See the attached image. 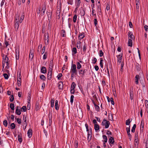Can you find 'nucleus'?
<instances>
[{
    "label": "nucleus",
    "instance_id": "2",
    "mask_svg": "<svg viewBox=\"0 0 148 148\" xmlns=\"http://www.w3.org/2000/svg\"><path fill=\"white\" fill-rule=\"evenodd\" d=\"M102 124H103L104 126H105V128H107L109 127L110 125V123L108 121L104 119L102 121Z\"/></svg>",
    "mask_w": 148,
    "mask_h": 148
},
{
    "label": "nucleus",
    "instance_id": "40",
    "mask_svg": "<svg viewBox=\"0 0 148 148\" xmlns=\"http://www.w3.org/2000/svg\"><path fill=\"white\" fill-rule=\"evenodd\" d=\"M47 52H46L43 56V60H45L47 58Z\"/></svg>",
    "mask_w": 148,
    "mask_h": 148
},
{
    "label": "nucleus",
    "instance_id": "49",
    "mask_svg": "<svg viewBox=\"0 0 148 148\" xmlns=\"http://www.w3.org/2000/svg\"><path fill=\"white\" fill-rule=\"evenodd\" d=\"M77 48L78 49H79L81 46V42H77Z\"/></svg>",
    "mask_w": 148,
    "mask_h": 148
},
{
    "label": "nucleus",
    "instance_id": "53",
    "mask_svg": "<svg viewBox=\"0 0 148 148\" xmlns=\"http://www.w3.org/2000/svg\"><path fill=\"white\" fill-rule=\"evenodd\" d=\"M132 120L131 121H130V119H128L126 121V125H130V123L131 122Z\"/></svg>",
    "mask_w": 148,
    "mask_h": 148
},
{
    "label": "nucleus",
    "instance_id": "59",
    "mask_svg": "<svg viewBox=\"0 0 148 148\" xmlns=\"http://www.w3.org/2000/svg\"><path fill=\"white\" fill-rule=\"evenodd\" d=\"M92 132L91 130H90L88 132V137H90V138H91L92 137Z\"/></svg>",
    "mask_w": 148,
    "mask_h": 148
},
{
    "label": "nucleus",
    "instance_id": "7",
    "mask_svg": "<svg viewBox=\"0 0 148 148\" xmlns=\"http://www.w3.org/2000/svg\"><path fill=\"white\" fill-rule=\"evenodd\" d=\"M97 10L99 14H100L99 13L101 14V4L100 3V1H98V3H97Z\"/></svg>",
    "mask_w": 148,
    "mask_h": 148
},
{
    "label": "nucleus",
    "instance_id": "50",
    "mask_svg": "<svg viewBox=\"0 0 148 148\" xmlns=\"http://www.w3.org/2000/svg\"><path fill=\"white\" fill-rule=\"evenodd\" d=\"M136 69L138 71H140L141 70V68L140 66L138 64L136 65Z\"/></svg>",
    "mask_w": 148,
    "mask_h": 148
},
{
    "label": "nucleus",
    "instance_id": "35",
    "mask_svg": "<svg viewBox=\"0 0 148 148\" xmlns=\"http://www.w3.org/2000/svg\"><path fill=\"white\" fill-rule=\"evenodd\" d=\"M14 104L13 103H11L10 105V107L11 109L13 110H14Z\"/></svg>",
    "mask_w": 148,
    "mask_h": 148
},
{
    "label": "nucleus",
    "instance_id": "58",
    "mask_svg": "<svg viewBox=\"0 0 148 148\" xmlns=\"http://www.w3.org/2000/svg\"><path fill=\"white\" fill-rule=\"evenodd\" d=\"M15 119H16L18 123L21 124V119H19V118H15Z\"/></svg>",
    "mask_w": 148,
    "mask_h": 148
},
{
    "label": "nucleus",
    "instance_id": "18",
    "mask_svg": "<svg viewBox=\"0 0 148 148\" xmlns=\"http://www.w3.org/2000/svg\"><path fill=\"white\" fill-rule=\"evenodd\" d=\"M39 105V104L38 102H36V103L34 110L36 111H37L40 109Z\"/></svg>",
    "mask_w": 148,
    "mask_h": 148
},
{
    "label": "nucleus",
    "instance_id": "33",
    "mask_svg": "<svg viewBox=\"0 0 148 148\" xmlns=\"http://www.w3.org/2000/svg\"><path fill=\"white\" fill-rule=\"evenodd\" d=\"M61 32L62 33V36L63 37H65L66 36V34L65 30L64 29H62Z\"/></svg>",
    "mask_w": 148,
    "mask_h": 148
},
{
    "label": "nucleus",
    "instance_id": "32",
    "mask_svg": "<svg viewBox=\"0 0 148 148\" xmlns=\"http://www.w3.org/2000/svg\"><path fill=\"white\" fill-rule=\"evenodd\" d=\"M72 52H73V55L76 53L77 52V49L75 47H74L72 49Z\"/></svg>",
    "mask_w": 148,
    "mask_h": 148
},
{
    "label": "nucleus",
    "instance_id": "25",
    "mask_svg": "<svg viewBox=\"0 0 148 148\" xmlns=\"http://www.w3.org/2000/svg\"><path fill=\"white\" fill-rule=\"evenodd\" d=\"M76 64L77 65V69L80 70L82 67V66L81 64L79 62H77Z\"/></svg>",
    "mask_w": 148,
    "mask_h": 148
},
{
    "label": "nucleus",
    "instance_id": "19",
    "mask_svg": "<svg viewBox=\"0 0 148 148\" xmlns=\"http://www.w3.org/2000/svg\"><path fill=\"white\" fill-rule=\"evenodd\" d=\"M122 58V56H121V55H119V56L118 57L117 62L119 64H120L121 62Z\"/></svg>",
    "mask_w": 148,
    "mask_h": 148
},
{
    "label": "nucleus",
    "instance_id": "60",
    "mask_svg": "<svg viewBox=\"0 0 148 148\" xmlns=\"http://www.w3.org/2000/svg\"><path fill=\"white\" fill-rule=\"evenodd\" d=\"M45 46H43L42 47V51H41V54H43L45 52Z\"/></svg>",
    "mask_w": 148,
    "mask_h": 148
},
{
    "label": "nucleus",
    "instance_id": "6",
    "mask_svg": "<svg viewBox=\"0 0 148 148\" xmlns=\"http://www.w3.org/2000/svg\"><path fill=\"white\" fill-rule=\"evenodd\" d=\"M3 57V62L5 63L8 61H9V58L8 57L7 55L5 56V55L3 54L2 55Z\"/></svg>",
    "mask_w": 148,
    "mask_h": 148
},
{
    "label": "nucleus",
    "instance_id": "8",
    "mask_svg": "<svg viewBox=\"0 0 148 148\" xmlns=\"http://www.w3.org/2000/svg\"><path fill=\"white\" fill-rule=\"evenodd\" d=\"M19 58V49H16V59L18 60Z\"/></svg>",
    "mask_w": 148,
    "mask_h": 148
},
{
    "label": "nucleus",
    "instance_id": "26",
    "mask_svg": "<svg viewBox=\"0 0 148 148\" xmlns=\"http://www.w3.org/2000/svg\"><path fill=\"white\" fill-rule=\"evenodd\" d=\"M15 113L17 115H20L21 114V111L20 110V109H16L15 111Z\"/></svg>",
    "mask_w": 148,
    "mask_h": 148
},
{
    "label": "nucleus",
    "instance_id": "23",
    "mask_svg": "<svg viewBox=\"0 0 148 148\" xmlns=\"http://www.w3.org/2000/svg\"><path fill=\"white\" fill-rule=\"evenodd\" d=\"M127 44L128 46H130L131 47H132V39H129Z\"/></svg>",
    "mask_w": 148,
    "mask_h": 148
},
{
    "label": "nucleus",
    "instance_id": "21",
    "mask_svg": "<svg viewBox=\"0 0 148 148\" xmlns=\"http://www.w3.org/2000/svg\"><path fill=\"white\" fill-rule=\"evenodd\" d=\"M95 129V130L96 132H98V131L99 130V125L98 124H95L94 125Z\"/></svg>",
    "mask_w": 148,
    "mask_h": 148
},
{
    "label": "nucleus",
    "instance_id": "57",
    "mask_svg": "<svg viewBox=\"0 0 148 148\" xmlns=\"http://www.w3.org/2000/svg\"><path fill=\"white\" fill-rule=\"evenodd\" d=\"M103 139L104 140V142L106 143L107 141V136L106 135L103 136Z\"/></svg>",
    "mask_w": 148,
    "mask_h": 148
},
{
    "label": "nucleus",
    "instance_id": "63",
    "mask_svg": "<svg viewBox=\"0 0 148 148\" xmlns=\"http://www.w3.org/2000/svg\"><path fill=\"white\" fill-rule=\"evenodd\" d=\"M97 61V60L96 58H94L92 60V63L93 64H95L96 63Z\"/></svg>",
    "mask_w": 148,
    "mask_h": 148
},
{
    "label": "nucleus",
    "instance_id": "54",
    "mask_svg": "<svg viewBox=\"0 0 148 148\" xmlns=\"http://www.w3.org/2000/svg\"><path fill=\"white\" fill-rule=\"evenodd\" d=\"M109 141L110 143L112 144L114 142L113 138H112V137L110 138L109 139Z\"/></svg>",
    "mask_w": 148,
    "mask_h": 148
},
{
    "label": "nucleus",
    "instance_id": "46",
    "mask_svg": "<svg viewBox=\"0 0 148 148\" xmlns=\"http://www.w3.org/2000/svg\"><path fill=\"white\" fill-rule=\"evenodd\" d=\"M21 79H17V83L18 86H20L21 85Z\"/></svg>",
    "mask_w": 148,
    "mask_h": 148
},
{
    "label": "nucleus",
    "instance_id": "31",
    "mask_svg": "<svg viewBox=\"0 0 148 148\" xmlns=\"http://www.w3.org/2000/svg\"><path fill=\"white\" fill-rule=\"evenodd\" d=\"M87 45H86V44H84V46H83V52L85 53L86 51V49H87Z\"/></svg>",
    "mask_w": 148,
    "mask_h": 148
},
{
    "label": "nucleus",
    "instance_id": "30",
    "mask_svg": "<svg viewBox=\"0 0 148 148\" xmlns=\"http://www.w3.org/2000/svg\"><path fill=\"white\" fill-rule=\"evenodd\" d=\"M70 72L71 74H73L75 75H77V70H74L71 71Z\"/></svg>",
    "mask_w": 148,
    "mask_h": 148
},
{
    "label": "nucleus",
    "instance_id": "38",
    "mask_svg": "<svg viewBox=\"0 0 148 148\" xmlns=\"http://www.w3.org/2000/svg\"><path fill=\"white\" fill-rule=\"evenodd\" d=\"M136 127V125L135 124H134L132 127V129L131 130V131L132 132H134L135 131V129Z\"/></svg>",
    "mask_w": 148,
    "mask_h": 148
},
{
    "label": "nucleus",
    "instance_id": "12",
    "mask_svg": "<svg viewBox=\"0 0 148 148\" xmlns=\"http://www.w3.org/2000/svg\"><path fill=\"white\" fill-rule=\"evenodd\" d=\"M18 140L20 144L22 142L23 140L22 138V136L21 133H20L18 135Z\"/></svg>",
    "mask_w": 148,
    "mask_h": 148
},
{
    "label": "nucleus",
    "instance_id": "62",
    "mask_svg": "<svg viewBox=\"0 0 148 148\" xmlns=\"http://www.w3.org/2000/svg\"><path fill=\"white\" fill-rule=\"evenodd\" d=\"M3 87L2 85H0V92L1 93H2L3 92Z\"/></svg>",
    "mask_w": 148,
    "mask_h": 148
},
{
    "label": "nucleus",
    "instance_id": "55",
    "mask_svg": "<svg viewBox=\"0 0 148 148\" xmlns=\"http://www.w3.org/2000/svg\"><path fill=\"white\" fill-rule=\"evenodd\" d=\"M67 2L69 4L72 5L73 3V0H67Z\"/></svg>",
    "mask_w": 148,
    "mask_h": 148
},
{
    "label": "nucleus",
    "instance_id": "39",
    "mask_svg": "<svg viewBox=\"0 0 148 148\" xmlns=\"http://www.w3.org/2000/svg\"><path fill=\"white\" fill-rule=\"evenodd\" d=\"M19 24L15 23V29L16 31H17L18 28Z\"/></svg>",
    "mask_w": 148,
    "mask_h": 148
},
{
    "label": "nucleus",
    "instance_id": "42",
    "mask_svg": "<svg viewBox=\"0 0 148 148\" xmlns=\"http://www.w3.org/2000/svg\"><path fill=\"white\" fill-rule=\"evenodd\" d=\"M10 126L12 129H13L15 127V125L14 123H11L10 125Z\"/></svg>",
    "mask_w": 148,
    "mask_h": 148
},
{
    "label": "nucleus",
    "instance_id": "47",
    "mask_svg": "<svg viewBox=\"0 0 148 148\" xmlns=\"http://www.w3.org/2000/svg\"><path fill=\"white\" fill-rule=\"evenodd\" d=\"M74 97V96L73 95H71V96L70 102L71 104H72L73 102Z\"/></svg>",
    "mask_w": 148,
    "mask_h": 148
},
{
    "label": "nucleus",
    "instance_id": "22",
    "mask_svg": "<svg viewBox=\"0 0 148 148\" xmlns=\"http://www.w3.org/2000/svg\"><path fill=\"white\" fill-rule=\"evenodd\" d=\"M139 79V76L137 75L135 77V83L136 84H138V80Z\"/></svg>",
    "mask_w": 148,
    "mask_h": 148
},
{
    "label": "nucleus",
    "instance_id": "24",
    "mask_svg": "<svg viewBox=\"0 0 148 148\" xmlns=\"http://www.w3.org/2000/svg\"><path fill=\"white\" fill-rule=\"evenodd\" d=\"M34 57V53L33 52H31V51L30 50V53L29 56V58L31 59V60H32L33 58Z\"/></svg>",
    "mask_w": 148,
    "mask_h": 148
},
{
    "label": "nucleus",
    "instance_id": "17",
    "mask_svg": "<svg viewBox=\"0 0 148 148\" xmlns=\"http://www.w3.org/2000/svg\"><path fill=\"white\" fill-rule=\"evenodd\" d=\"M73 62L72 61V62L71 66V71L74 70L75 69L77 70L76 65L75 64H73Z\"/></svg>",
    "mask_w": 148,
    "mask_h": 148
},
{
    "label": "nucleus",
    "instance_id": "48",
    "mask_svg": "<svg viewBox=\"0 0 148 148\" xmlns=\"http://www.w3.org/2000/svg\"><path fill=\"white\" fill-rule=\"evenodd\" d=\"M28 97L27 98V100L28 101V103H29V101H30L31 99V93L29 92L28 93Z\"/></svg>",
    "mask_w": 148,
    "mask_h": 148
},
{
    "label": "nucleus",
    "instance_id": "36",
    "mask_svg": "<svg viewBox=\"0 0 148 148\" xmlns=\"http://www.w3.org/2000/svg\"><path fill=\"white\" fill-rule=\"evenodd\" d=\"M24 17V15L23 13V15L22 16H21L20 18V23H21L22 22L23 20Z\"/></svg>",
    "mask_w": 148,
    "mask_h": 148
},
{
    "label": "nucleus",
    "instance_id": "10",
    "mask_svg": "<svg viewBox=\"0 0 148 148\" xmlns=\"http://www.w3.org/2000/svg\"><path fill=\"white\" fill-rule=\"evenodd\" d=\"M48 116H49V125L50 126H51V125L52 117V114H51L49 112Z\"/></svg>",
    "mask_w": 148,
    "mask_h": 148
},
{
    "label": "nucleus",
    "instance_id": "20",
    "mask_svg": "<svg viewBox=\"0 0 148 148\" xmlns=\"http://www.w3.org/2000/svg\"><path fill=\"white\" fill-rule=\"evenodd\" d=\"M20 23L19 17L16 16L15 20V23L19 24Z\"/></svg>",
    "mask_w": 148,
    "mask_h": 148
},
{
    "label": "nucleus",
    "instance_id": "64",
    "mask_svg": "<svg viewBox=\"0 0 148 148\" xmlns=\"http://www.w3.org/2000/svg\"><path fill=\"white\" fill-rule=\"evenodd\" d=\"M23 121L24 122H26V116L25 115H23Z\"/></svg>",
    "mask_w": 148,
    "mask_h": 148
},
{
    "label": "nucleus",
    "instance_id": "1",
    "mask_svg": "<svg viewBox=\"0 0 148 148\" xmlns=\"http://www.w3.org/2000/svg\"><path fill=\"white\" fill-rule=\"evenodd\" d=\"M87 70L86 69H81L78 70L79 74L82 77H84L85 75L87 74Z\"/></svg>",
    "mask_w": 148,
    "mask_h": 148
},
{
    "label": "nucleus",
    "instance_id": "14",
    "mask_svg": "<svg viewBox=\"0 0 148 148\" xmlns=\"http://www.w3.org/2000/svg\"><path fill=\"white\" fill-rule=\"evenodd\" d=\"M85 34L84 32L80 33L79 32V36H78V39L79 40L82 39L85 36Z\"/></svg>",
    "mask_w": 148,
    "mask_h": 148
},
{
    "label": "nucleus",
    "instance_id": "43",
    "mask_svg": "<svg viewBox=\"0 0 148 148\" xmlns=\"http://www.w3.org/2000/svg\"><path fill=\"white\" fill-rule=\"evenodd\" d=\"M55 101L54 99H51V107H53L54 106V103Z\"/></svg>",
    "mask_w": 148,
    "mask_h": 148
},
{
    "label": "nucleus",
    "instance_id": "45",
    "mask_svg": "<svg viewBox=\"0 0 148 148\" xmlns=\"http://www.w3.org/2000/svg\"><path fill=\"white\" fill-rule=\"evenodd\" d=\"M3 75L5 79H8L9 78V76L6 73H4L3 74Z\"/></svg>",
    "mask_w": 148,
    "mask_h": 148
},
{
    "label": "nucleus",
    "instance_id": "41",
    "mask_svg": "<svg viewBox=\"0 0 148 148\" xmlns=\"http://www.w3.org/2000/svg\"><path fill=\"white\" fill-rule=\"evenodd\" d=\"M3 124L5 127H6L7 126L8 123L7 121L6 120H4L3 121Z\"/></svg>",
    "mask_w": 148,
    "mask_h": 148
},
{
    "label": "nucleus",
    "instance_id": "13",
    "mask_svg": "<svg viewBox=\"0 0 148 148\" xmlns=\"http://www.w3.org/2000/svg\"><path fill=\"white\" fill-rule=\"evenodd\" d=\"M40 71L42 73H45L47 72L46 68L45 66H42L41 68Z\"/></svg>",
    "mask_w": 148,
    "mask_h": 148
},
{
    "label": "nucleus",
    "instance_id": "44",
    "mask_svg": "<svg viewBox=\"0 0 148 148\" xmlns=\"http://www.w3.org/2000/svg\"><path fill=\"white\" fill-rule=\"evenodd\" d=\"M10 100L11 102L13 101L14 99L13 95H11L9 97Z\"/></svg>",
    "mask_w": 148,
    "mask_h": 148
},
{
    "label": "nucleus",
    "instance_id": "11",
    "mask_svg": "<svg viewBox=\"0 0 148 148\" xmlns=\"http://www.w3.org/2000/svg\"><path fill=\"white\" fill-rule=\"evenodd\" d=\"M27 136L29 138H31L32 136V130L29 129L28 130L27 132Z\"/></svg>",
    "mask_w": 148,
    "mask_h": 148
},
{
    "label": "nucleus",
    "instance_id": "16",
    "mask_svg": "<svg viewBox=\"0 0 148 148\" xmlns=\"http://www.w3.org/2000/svg\"><path fill=\"white\" fill-rule=\"evenodd\" d=\"M55 109L56 110H58L59 108V105L58 104V101L56 100L55 103Z\"/></svg>",
    "mask_w": 148,
    "mask_h": 148
},
{
    "label": "nucleus",
    "instance_id": "56",
    "mask_svg": "<svg viewBox=\"0 0 148 148\" xmlns=\"http://www.w3.org/2000/svg\"><path fill=\"white\" fill-rule=\"evenodd\" d=\"M62 76V75L61 73H60L58 74L57 77L58 79L60 80L61 79V77Z\"/></svg>",
    "mask_w": 148,
    "mask_h": 148
},
{
    "label": "nucleus",
    "instance_id": "29",
    "mask_svg": "<svg viewBox=\"0 0 148 148\" xmlns=\"http://www.w3.org/2000/svg\"><path fill=\"white\" fill-rule=\"evenodd\" d=\"M76 86V85L75 83L74 82H72L71 86V88L75 89Z\"/></svg>",
    "mask_w": 148,
    "mask_h": 148
},
{
    "label": "nucleus",
    "instance_id": "28",
    "mask_svg": "<svg viewBox=\"0 0 148 148\" xmlns=\"http://www.w3.org/2000/svg\"><path fill=\"white\" fill-rule=\"evenodd\" d=\"M79 14L81 15L82 16H83L85 14V11L84 10L82 9L80 10V13Z\"/></svg>",
    "mask_w": 148,
    "mask_h": 148
},
{
    "label": "nucleus",
    "instance_id": "5",
    "mask_svg": "<svg viewBox=\"0 0 148 148\" xmlns=\"http://www.w3.org/2000/svg\"><path fill=\"white\" fill-rule=\"evenodd\" d=\"M81 3L80 0H75V5L76 8H75L76 10H78V8L80 6V4Z\"/></svg>",
    "mask_w": 148,
    "mask_h": 148
},
{
    "label": "nucleus",
    "instance_id": "52",
    "mask_svg": "<svg viewBox=\"0 0 148 148\" xmlns=\"http://www.w3.org/2000/svg\"><path fill=\"white\" fill-rule=\"evenodd\" d=\"M77 16L76 14H75L73 17V21L74 23H75L77 20Z\"/></svg>",
    "mask_w": 148,
    "mask_h": 148
},
{
    "label": "nucleus",
    "instance_id": "51",
    "mask_svg": "<svg viewBox=\"0 0 148 148\" xmlns=\"http://www.w3.org/2000/svg\"><path fill=\"white\" fill-rule=\"evenodd\" d=\"M95 107V109L97 111H99V107L97 106L96 103L94 104Z\"/></svg>",
    "mask_w": 148,
    "mask_h": 148
},
{
    "label": "nucleus",
    "instance_id": "61",
    "mask_svg": "<svg viewBox=\"0 0 148 148\" xmlns=\"http://www.w3.org/2000/svg\"><path fill=\"white\" fill-rule=\"evenodd\" d=\"M21 109H22L23 110V111L24 112H25L27 110V107L26 106H23L22 108H21Z\"/></svg>",
    "mask_w": 148,
    "mask_h": 148
},
{
    "label": "nucleus",
    "instance_id": "37",
    "mask_svg": "<svg viewBox=\"0 0 148 148\" xmlns=\"http://www.w3.org/2000/svg\"><path fill=\"white\" fill-rule=\"evenodd\" d=\"M53 58L51 60H50L49 62V66H51V67L53 66Z\"/></svg>",
    "mask_w": 148,
    "mask_h": 148
},
{
    "label": "nucleus",
    "instance_id": "4",
    "mask_svg": "<svg viewBox=\"0 0 148 148\" xmlns=\"http://www.w3.org/2000/svg\"><path fill=\"white\" fill-rule=\"evenodd\" d=\"M46 3L44 2L43 4V5L42 7V12H41V15H44L45 14V11L46 9Z\"/></svg>",
    "mask_w": 148,
    "mask_h": 148
},
{
    "label": "nucleus",
    "instance_id": "9",
    "mask_svg": "<svg viewBox=\"0 0 148 148\" xmlns=\"http://www.w3.org/2000/svg\"><path fill=\"white\" fill-rule=\"evenodd\" d=\"M63 82H59L58 83V87L59 89L62 90L63 87Z\"/></svg>",
    "mask_w": 148,
    "mask_h": 148
},
{
    "label": "nucleus",
    "instance_id": "27",
    "mask_svg": "<svg viewBox=\"0 0 148 148\" xmlns=\"http://www.w3.org/2000/svg\"><path fill=\"white\" fill-rule=\"evenodd\" d=\"M128 36L130 38H131L132 39H133L134 38V36L132 34V32H128Z\"/></svg>",
    "mask_w": 148,
    "mask_h": 148
},
{
    "label": "nucleus",
    "instance_id": "3",
    "mask_svg": "<svg viewBox=\"0 0 148 148\" xmlns=\"http://www.w3.org/2000/svg\"><path fill=\"white\" fill-rule=\"evenodd\" d=\"M45 43L46 44H48L49 41V35L48 33H45L44 35Z\"/></svg>",
    "mask_w": 148,
    "mask_h": 148
},
{
    "label": "nucleus",
    "instance_id": "15",
    "mask_svg": "<svg viewBox=\"0 0 148 148\" xmlns=\"http://www.w3.org/2000/svg\"><path fill=\"white\" fill-rule=\"evenodd\" d=\"M52 78V72H48L47 79L49 80H51Z\"/></svg>",
    "mask_w": 148,
    "mask_h": 148
},
{
    "label": "nucleus",
    "instance_id": "34",
    "mask_svg": "<svg viewBox=\"0 0 148 148\" xmlns=\"http://www.w3.org/2000/svg\"><path fill=\"white\" fill-rule=\"evenodd\" d=\"M40 78L43 81H45L46 79L45 77L43 75H41L40 76Z\"/></svg>",
    "mask_w": 148,
    "mask_h": 148
}]
</instances>
